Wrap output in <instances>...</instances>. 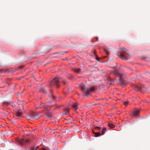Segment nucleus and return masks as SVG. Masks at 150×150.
Wrapping results in <instances>:
<instances>
[{
    "instance_id": "f257e3e1",
    "label": "nucleus",
    "mask_w": 150,
    "mask_h": 150,
    "mask_svg": "<svg viewBox=\"0 0 150 150\" xmlns=\"http://www.w3.org/2000/svg\"><path fill=\"white\" fill-rule=\"evenodd\" d=\"M79 88L82 91L83 93V96H85L91 95V93L96 90V87L93 86L90 88L86 87L83 83L82 82L79 85Z\"/></svg>"
},
{
    "instance_id": "f03ea898",
    "label": "nucleus",
    "mask_w": 150,
    "mask_h": 150,
    "mask_svg": "<svg viewBox=\"0 0 150 150\" xmlns=\"http://www.w3.org/2000/svg\"><path fill=\"white\" fill-rule=\"evenodd\" d=\"M115 76H118L119 77V82L122 85V87H124L127 84V83L125 81V80L122 77V74L120 73L118 71H115L112 72Z\"/></svg>"
},
{
    "instance_id": "7ed1b4c3",
    "label": "nucleus",
    "mask_w": 150,
    "mask_h": 150,
    "mask_svg": "<svg viewBox=\"0 0 150 150\" xmlns=\"http://www.w3.org/2000/svg\"><path fill=\"white\" fill-rule=\"evenodd\" d=\"M127 50L125 49L122 50L120 58L123 60H127L130 57V54L127 53Z\"/></svg>"
},
{
    "instance_id": "20e7f679",
    "label": "nucleus",
    "mask_w": 150,
    "mask_h": 150,
    "mask_svg": "<svg viewBox=\"0 0 150 150\" xmlns=\"http://www.w3.org/2000/svg\"><path fill=\"white\" fill-rule=\"evenodd\" d=\"M59 77L57 76L53 79L50 83V85L51 86H55L56 87H58L59 86V83L58 79Z\"/></svg>"
},
{
    "instance_id": "39448f33",
    "label": "nucleus",
    "mask_w": 150,
    "mask_h": 150,
    "mask_svg": "<svg viewBox=\"0 0 150 150\" xmlns=\"http://www.w3.org/2000/svg\"><path fill=\"white\" fill-rule=\"evenodd\" d=\"M17 141L21 145H26L30 142V140L26 139H19Z\"/></svg>"
},
{
    "instance_id": "423d86ee",
    "label": "nucleus",
    "mask_w": 150,
    "mask_h": 150,
    "mask_svg": "<svg viewBox=\"0 0 150 150\" xmlns=\"http://www.w3.org/2000/svg\"><path fill=\"white\" fill-rule=\"evenodd\" d=\"M131 86L136 91H140L141 93H144V92L142 91L141 89L136 85L132 84L131 85Z\"/></svg>"
},
{
    "instance_id": "0eeeda50",
    "label": "nucleus",
    "mask_w": 150,
    "mask_h": 150,
    "mask_svg": "<svg viewBox=\"0 0 150 150\" xmlns=\"http://www.w3.org/2000/svg\"><path fill=\"white\" fill-rule=\"evenodd\" d=\"M30 113L33 118V120L37 119L39 118L38 117L39 114L38 112L31 111Z\"/></svg>"
},
{
    "instance_id": "6e6552de",
    "label": "nucleus",
    "mask_w": 150,
    "mask_h": 150,
    "mask_svg": "<svg viewBox=\"0 0 150 150\" xmlns=\"http://www.w3.org/2000/svg\"><path fill=\"white\" fill-rule=\"evenodd\" d=\"M43 112H44L47 115V117L48 118L52 117V112L48 110H43Z\"/></svg>"
},
{
    "instance_id": "1a4fd4ad",
    "label": "nucleus",
    "mask_w": 150,
    "mask_h": 150,
    "mask_svg": "<svg viewBox=\"0 0 150 150\" xmlns=\"http://www.w3.org/2000/svg\"><path fill=\"white\" fill-rule=\"evenodd\" d=\"M139 110L136 109H134V110L133 113L131 115L132 117L135 116H139Z\"/></svg>"
},
{
    "instance_id": "9d476101",
    "label": "nucleus",
    "mask_w": 150,
    "mask_h": 150,
    "mask_svg": "<svg viewBox=\"0 0 150 150\" xmlns=\"http://www.w3.org/2000/svg\"><path fill=\"white\" fill-rule=\"evenodd\" d=\"M78 104L77 103H75L74 104H72L71 107L72 108L74 109L75 110V111L76 112V110L78 108Z\"/></svg>"
},
{
    "instance_id": "9b49d317",
    "label": "nucleus",
    "mask_w": 150,
    "mask_h": 150,
    "mask_svg": "<svg viewBox=\"0 0 150 150\" xmlns=\"http://www.w3.org/2000/svg\"><path fill=\"white\" fill-rule=\"evenodd\" d=\"M19 110H18L16 112V114L17 117H22V114L19 111Z\"/></svg>"
},
{
    "instance_id": "f8f14e48",
    "label": "nucleus",
    "mask_w": 150,
    "mask_h": 150,
    "mask_svg": "<svg viewBox=\"0 0 150 150\" xmlns=\"http://www.w3.org/2000/svg\"><path fill=\"white\" fill-rule=\"evenodd\" d=\"M69 113V110L68 108L65 109H64L63 114L64 115H68Z\"/></svg>"
},
{
    "instance_id": "ddd939ff",
    "label": "nucleus",
    "mask_w": 150,
    "mask_h": 150,
    "mask_svg": "<svg viewBox=\"0 0 150 150\" xmlns=\"http://www.w3.org/2000/svg\"><path fill=\"white\" fill-rule=\"evenodd\" d=\"M31 115H30V113H29V114L26 116L25 117H26V118L28 120H30L31 119H32L33 120V118L31 116Z\"/></svg>"
},
{
    "instance_id": "4468645a",
    "label": "nucleus",
    "mask_w": 150,
    "mask_h": 150,
    "mask_svg": "<svg viewBox=\"0 0 150 150\" xmlns=\"http://www.w3.org/2000/svg\"><path fill=\"white\" fill-rule=\"evenodd\" d=\"M46 105L43 103H40V106L38 108H42L44 107H46Z\"/></svg>"
},
{
    "instance_id": "2eb2a0df",
    "label": "nucleus",
    "mask_w": 150,
    "mask_h": 150,
    "mask_svg": "<svg viewBox=\"0 0 150 150\" xmlns=\"http://www.w3.org/2000/svg\"><path fill=\"white\" fill-rule=\"evenodd\" d=\"M40 92H43V93H44L45 94H47V92L46 91L45 89L44 88H41L40 90Z\"/></svg>"
},
{
    "instance_id": "dca6fc26",
    "label": "nucleus",
    "mask_w": 150,
    "mask_h": 150,
    "mask_svg": "<svg viewBox=\"0 0 150 150\" xmlns=\"http://www.w3.org/2000/svg\"><path fill=\"white\" fill-rule=\"evenodd\" d=\"M93 55H94L96 59L98 60H99L100 59V58L98 57L96 54V52L95 51V50H93Z\"/></svg>"
},
{
    "instance_id": "f3484780",
    "label": "nucleus",
    "mask_w": 150,
    "mask_h": 150,
    "mask_svg": "<svg viewBox=\"0 0 150 150\" xmlns=\"http://www.w3.org/2000/svg\"><path fill=\"white\" fill-rule=\"evenodd\" d=\"M108 126L110 128L112 129L114 127L115 125L112 124L108 123Z\"/></svg>"
},
{
    "instance_id": "a211bd4d",
    "label": "nucleus",
    "mask_w": 150,
    "mask_h": 150,
    "mask_svg": "<svg viewBox=\"0 0 150 150\" xmlns=\"http://www.w3.org/2000/svg\"><path fill=\"white\" fill-rule=\"evenodd\" d=\"M107 130L106 128L105 127L102 130L101 134L103 135L105 131Z\"/></svg>"
},
{
    "instance_id": "6ab92c4d",
    "label": "nucleus",
    "mask_w": 150,
    "mask_h": 150,
    "mask_svg": "<svg viewBox=\"0 0 150 150\" xmlns=\"http://www.w3.org/2000/svg\"><path fill=\"white\" fill-rule=\"evenodd\" d=\"M94 134H95V137H98L100 135H101V134H100L99 132H93Z\"/></svg>"
},
{
    "instance_id": "aec40b11",
    "label": "nucleus",
    "mask_w": 150,
    "mask_h": 150,
    "mask_svg": "<svg viewBox=\"0 0 150 150\" xmlns=\"http://www.w3.org/2000/svg\"><path fill=\"white\" fill-rule=\"evenodd\" d=\"M74 71L76 72L77 73H79L80 72L81 69L79 68L76 69H75Z\"/></svg>"
},
{
    "instance_id": "412c9836",
    "label": "nucleus",
    "mask_w": 150,
    "mask_h": 150,
    "mask_svg": "<svg viewBox=\"0 0 150 150\" xmlns=\"http://www.w3.org/2000/svg\"><path fill=\"white\" fill-rule=\"evenodd\" d=\"M16 70L14 69H10L8 70V72H10L11 71L12 72H14Z\"/></svg>"
},
{
    "instance_id": "4be33fe9",
    "label": "nucleus",
    "mask_w": 150,
    "mask_h": 150,
    "mask_svg": "<svg viewBox=\"0 0 150 150\" xmlns=\"http://www.w3.org/2000/svg\"><path fill=\"white\" fill-rule=\"evenodd\" d=\"M128 101H125L123 102V104H124L125 106H127L129 104Z\"/></svg>"
},
{
    "instance_id": "5701e85b",
    "label": "nucleus",
    "mask_w": 150,
    "mask_h": 150,
    "mask_svg": "<svg viewBox=\"0 0 150 150\" xmlns=\"http://www.w3.org/2000/svg\"><path fill=\"white\" fill-rule=\"evenodd\" d=\"M105 51L106 54L108 55L109 54V52L108 51V50H105Z\"/></svg>"
},
{
    "instance_id": "b1692460",
    "label": "nucleus",
    "mask_w": 150,
    "mask_h": 150,
    "mask_svg": "<svg viewBox=\"0 0 150 150\" xmlns=\"http://www.w3.org/2000/svg\"><path fill=\"white\" fill-rule=\"evenodd\" d=\"M24 67V66H21L20 67H19L18 68V70H21Z\"/></svg>"
},
{
    "instance_id": "393cba45",
    "label": "nucleus",
    "mask_w": 150,
    "mask_h": 150,
    "mask_svg": "<svg viewBox=\"0 0 150 150\" xmlns=\"http://www.w3.org/2000/svg\"><path fill=\"white\" fill-rule=\"evenodd\" d=\"M95 129L98 130H100L101 129V128L98 127H96L95 128Z\"/></svg>"
},
{
    "instance_id": "a878e982",
    "label": "nucleus",
    "mask_w": 150,
    "mask_h": 150,
    "mask_svg": "<svg viewBox=\"0 0 150 150\" xmlns=\"http://www.w3.org/2000/svg\"><path fill=\"white\" fill-rule=\"evenodd\" d=\"M19 105H21L22 108V109L23 110L24 109V108H23V104H19Z\"/></svg>"
},
{
    "instance_id": "bb28decb",
    "label": "nucleus",
    "mask_w": 150,
    "mask_h": 150,
    "mask_svg": "<svg viewBox=\"0 0 150 150\" xmlns=\"http://www.w3.org/2000/svg\"><path fill=\"white\" fill-rule=\"evenodd\" d=\"M30 150H35L33 147H31Z\"/></svg>"
},
{
    "instance_id": "cd10ccee",
    "label": "nucleus",
    "mask_w": 150,
    "mask_h": 150,
    "mask_svg": "<svg viewBox=\"0 0 150 150\" xmlns=\"http://www.w3.org/2000/svg\"><path fill=\"white\" fill-rule=\"evenodd\" d=\"M52 96L53 98V99L54 100V98H55V96L53 95H52Z\"/></svg>"
},
{
    "instance_id": "c85d7f7f",
    "label": "nucleus",
    "mask_w": 150,
    "mask_h": 150,
    "mask_svg": "<svg viewBox=\"0 0 150 150\" xmlns=\"http://www.w3.org/2000/svg\"><path fill=\"white\" fill-rule=\"evenodd\" d=\"M11 122L12 123V124H15V122L13 120L12 121L11 120Z\"/></svg>"
},
{
    "instance_id": "c756f323",
    "label": "nucleus",
    "mask_w": 150,
    "mask_h": 150,
    "mask_svg": "<svg viewBox=\"0 0 150 150\" xmlns=\"http://www.w3.org/2000/svg\"><path fill=\"white\" fill-rule=\"evenodd\" d=\"M66 81H63V83H64V84L65 83H66Z\"/></svg>"
},
{
    "instance_id": "7c9ffc66",
    "label": "nucleus",
    "mask_w": 150,
    "mask_h": 150,
    "mask_svg": "<svg viewBox=\"0 0 150 150\" xmlns=\"http://www.w3.org/2000/svg\"><path fill=\"white\" fill-rule=\"evenodd\" d=\"M61 107V106H59L58 107H56L55 109L60 108Z\"/></svg>"
},
{
    "instance_id": "2f4dec72",
    "label": "nucleus",
    "mask_w": 150,
    "mask_h": 150,
    "mask_svg": "<svg viewBox=\"0 0 150 150\" xmlns=\"http://www.w3.org/2000/svg\"><path fill=\"white\" fill-rule=\"evenodd\" d=\"M4 104H7V105H8V104L9 103H6V102H5L4 103Z\"/></svg>"
},
{
    "instance_id": "473e14b6",
    "label": "nucleus",
    "mask_w": 150,
    "mask_h": 150,
    "mask_svg": "<svg viewBox=\"0 0 150 150\" xmlns=\"http://www.w3.org/2000/svg\"><path fill=\"white\" fill-rule=\"evenodd\" d=\"M41 150H47V149L44 148H43L42 149H41Z\"/></svg>"
},
{
    "instance_id": "72a5a7b5",
    "label": "nucleus",
    "mask_w": 150,
    "mask_h": 150,
    "mask_svg": "<svg viewBox=\"0 0 150 150\" xmlns=\"http://www.w3.org/2000/svg\"><path fill=\"white\" fill-rule=\"evenodd\" d=\"M38 148H39V146H37V147H36L35 150H37Z\"/></svg>"
},
{
    "instance_id": "f704fd0d",
    "label": "nucleus",
    "mask_w": 150,
    "mask_h": 150,
    "mask_svg": "<svg viewBox=\"0 0 150 150\" xmlns=\"http://www.w3.org/2000/svg\"><path fill=\"white\" fill-rule=\"evenodd\" d=\"M3 72V70L1 69H0V72Z\"/></svg>"
},
{
    "instance_id": "c9c22d12",
    "label": "nucleus",
    "mask_w": 150,
    "mask_h": 150,
    "mask_svg": "<svg viewBox=\"0 0 150 150\" xmlns=\"http://www.w3.org/2000/svg\"><path fill=\"white\" fill-rule=\"evenodd\" d=\"M69 75L70 77H72V75H70V74H69Z\"/></svg>"
},
{
    "instance_id": "e433bc0d",
    "label": "nucleus",
    "mask_w": 150,
    "mask_h": 150,
    "mask_svg": "<svg viewBox=\"0 0 150 150\" xmlns=\"http://www.w3.org/2000/svg\"><path fill=\"white\" fill-rule=\"evenodd\" d=\"M65 95H67L68 94V93H65Z\"/></svg>"
},
{
    "instance_id": "4c0bfd02",
    "label": "nucleus",
    "mask_w": 150,
    "mask_h": 150,
    "mask_svg": "<svg viewBox=\"0 0 150 150\" xmlns=\"http://www.w3.org/2000/svg\"><path fill=\"white\" fill-rule=\"evenodd\" d=\"M71 102H70L69 103V105H71Z\"/></svg>"
},
{
    "instance_id": "58836bf2",
    "label": "nucleus",
    "mask_w": 150,
    "mask_h": 150,
    "mask_svg": "<svg viewBox=\"0 0 150 150\" xmlns=\"http://www.w3.org/2000/svg\"><path fill=\"white\" fill-rule=\"evenodd\" d=\"M73 127V126H71V128H72V127Z\"/></svg>"
},
{
    "instance_id": "ea45409f",
    "label": "nucleus",
    "mask_w": 150,
    "mask_h": 150,
    "mask_svg": "<svg viewBox=\"0 0 150 150\" xmlns=\"http://www.w3.org/2000/svg\"><path fill=\"white\" fill-rule=\"evenodd\" d=\"M97 38V40H98V38Z\"/></svg>"
},
{
    "instance_id": "a19ab883",
    "label": "nucleus",
    "mask_w": 150,
    "mask_h": 150,
    "mask_svg": "<svg viewBox=\"0 0 150 150\" xmlns=\"http://www.w3.org/2000/svg\"><path fill=\"white\" fill-rule=\"evenodd\" d=\"M18 94H20H20L19 93H18Z\"/></svg>"
},
{
    "instance_id": "79ce46f5",
    "label": "nucleus",
    "mask_w": 150,
    "mask_h": 150,
    "mask_svg": "<svg viewBox=\"0 0 150 150\" xmlns=\"http://www.w3.org/2000/svg\"><path fill=\"white\" fill-rule=\"evenodd\" d=\"M91 41L92 42H93L92 40H91Z\"/></svg>"
},
{
    "instance_id": "37998d69",
    "label": "nucleus",
    "mask_w": 150,
    "mask_h": 150,
    "mask_svg": "<svg viewBox=\"0 0 150 150\" xmlns=\"http://www.w3.org/2000/svg\"><path fill=\"white\" fill-rule=\"evenodd\" d=\"M49 107H52V106H50Z\"/></svg>"
}]
</instances>
